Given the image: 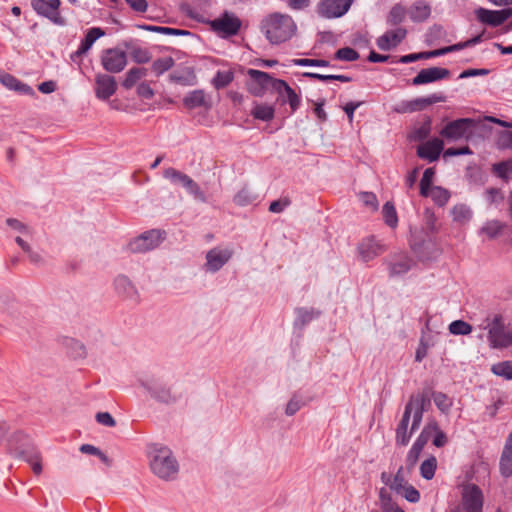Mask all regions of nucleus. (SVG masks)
I'll list each match as a JSON object with an SVG mask.
<instances>
[{"instance_id": "nucleus-1", "label": "nucleus", "mask_w": 512, "mask_h": 512, "mask_svg": "<svg viewBox=\"0 0 512 512\" xmlns=\"http://www.w3.org/2000/svg\"><path fill=\"white\" fill-rule=\"evenodd\" d=\"M260 29L269 43L279 45L296 35L297 24L290 15L273 12L262 19Z\"/></svg>"}, {"instance_id": "nucleus-2", "label": "nucleus", "mask_w": 512, "mask_h": 512, "mask_svg": "<svg viewBox=\"0 0 512 512\" xmlns=\"http://www.w3.org/2000/svg\"><path fill=\"white\" fill-rule=\"evenodd\" d=\"M425 396L412 395L405 406L403 416L396 429V444L406 446L412 434L419 429L423 418Z\"/></svg>"}, {"instance_id": "nucleus-3", "label": "nucleus", "mask_w": 512, "mask_h": 512, "mask_svg": "<svg viewBox=\"0 0 512 512\" xmlns=\"http://www.w3.org/2000/svg\"><path fill=\"white\" fill-rule=\"evenodd\" d=\"M478 328L487 332L491 348L502 349L512 346V332L505 329L504 318L501 314H487L478 324Z\"/></svg>"}, {"instance_id": "nucleus-4", "label": "nucleus", "mask_w": 512, "mask_h": 512, "mask_svg": "<svg viewBox=\"0 0 512 512\" xmlns=\"http://www.w3.org/2000/svg\"><path fill=\"white\" fill-rule=\"evenodd\" d=\"M149 465L151 471L163 480H173L176 478L179 466L167 447L152 446L148 452Z\"/></svg>"}, {"instance_id": "nucleus-5", "label": "nucleus", "mask_w": 512, "mask_h": 512, "mask_svg": "<svg viewBox=\"0 0 512 512\" xmlns=\"http://www.w3.org/2000/svg\"><path fill=\"white\" fill-rule=\"evenodd\" d=\"M163 176L172 184L180 185L185 188L187 193H189L195 200L202 203H207L210 201V197L200 188L198 183H196L187 174L175 168L169 167L164 170Z\"/></svg>"}, {"instance_id": "nucleus-6", "label": "nucleus", "mask_w": 512, "mask_h": 512, "mask_svg": "<svg viewBox=\"0 0 512 512\" xmlns=\"http://www.w3.org/2000/svg\"><path fill=\"white\" fill-rule=\"evenodd\" d=\"M460 494V510L462 512H483L484 496L476 484H463Z\"/></svg>"}, {"instance_id": "nucleus-7", "label": "nucleus", "mask_w": 512, "mask_h": 512, "mask_svg": "<svg viewBox=\"0 0 512 512\" xmlns=\"http://www.w3.org/2000/svg\"><path fill=\"white\" fill-rule=\"evenodd\" d=\"M247 74L249 76L247 87L254 96H263L268 90L275 91V82H280L281 80L272 77L266 72L255 69H249Z\"/></svg>"}, {"instance_id": "nucleus-8", "label": "nucleus", "mask_w": 512, "mask_h": 512, "mask_svg": "<svg viewBox=\"0 0 512 512\" xmlns=\"http://www.w3.org/2000/svg\"><path fill=\"white\" fill-rule=\"evenodd\" d=\"M165 233L161 230L152 229L132 239L128 249L134 253H144L159 246L164 239Z\"/></svg>"}, {"instance_id": "nucleus-9", "label": "nucleus", "mask_w": 512, "mask_h": 512, "mask_svg": "<svg viewBox=\"0 0 512 512\" xmlns=\"http://www.w3.org/2000/svg\"><path fill=\"white\" fill-rule=\"evenodd\" d=\"M211 28L222 37L234 36L241 28V20L233 13L224 12L211 22Z\"/></svg>"}, {"instance_id": "nucleus-10", "label": "nucleus", "mask_w": 512, "mask_h": 512, "mask_svg": "<svg viewBox=\"0 0 512 512\" xmlns=\"http://www.w3.org/2000/svg\"><path fill=\"white\" fill-rule=\"evenodd\" d=\"M474 121L470 118H461L449 122L441 131L440 135L448 141H457L470 134V128Z\"/></svg>"}, {"instance_id": "nucleus-11", "label": "nucleus", "mask_w": 512, "mask_h": 512, "mask_svg": "<svg viewBox=\"0 0 512 512\" xmlns=\"http://www.w3.org/2000/svg\"><path fill=\"white\" fill-rule=\"evenodd\" d=\"M233 256V250L229 247H214L206 253L204 268L208 272L219 271Z\"/></svg>"}, {"instance_id": "nucleus-12", "label": "nucleus", "mask_w": 512, "mask_h": 512, "mask_svg": "<svg viewBox=\"0 0 512 512\" xmlns=\"http://www.w3.org/2000/svg\"><path fill=\"white\" fill-rule=\"evenodd\" d=\"M141 385L157 401L170 403L175 399L170 388L159 378L141 380Z\"/></svg>"}, {"instance_id": "nucleus-13", "label": "nucleus", "mask_w": 512, "mask_h": 512, "mask_svg": "<svg viewBox=\"0 0 512 512\" xmlns=\"http://www.w3.org/2000/svg\"><path fill=\"white\" fill-rule=\"evenodd\" d=\"M103 68L111 73L122 71L127 64V55L123 50L112 48L107 49L102 54Z\"/></svg>"}, {"instance_id": "nucleus-14", "label": "nucleus", "mask_w": 512, "mask_h": 512, "mask_svg": "<svg viewBox=\"0 0 512 512\" xmlns=\"http://www.w3.org/2000/svg\"><path fill=\"white\" fill-rule=\"evenodd\" d=\"M352 0H322L317 6V12L324 18H336L345 14Z\"/></svg>"}, {"instance_id": "nucleus-15", "label": "nucleus", "mask_w": 512, "mask_h": 512, "mask_svg": "<svg viewBox=\"0 0 512 512\" xmlns=\"http://www.w3.org/2000/svg\"><path fill=\"white\" fill-rule=\"evenodd\" d=\"M9 453L15 457L22 458L32 468L34 474L40 475L42 472V459L40 453L35 448L22 449L12 443L9 444Z\"/></svg>"}, {"instance_id": "nucleus-16", "label": "nucleus", "mask_w": 512, "mask_h": 512, "mask_svg": "<svg viewBox=\"0 0 512 512\" xmlns=\"http://www.w3.org/2000/svg\"><path fill=\"white\" fill-rule=\"evenodd\" d=\"M9 453L15 457L22 458L32 468L34 474L40 475L42 472V459L40 453L35 448L22 449L12 443L9 444Z\"/></svg>"}, {"instance_id": "nucleus-17", "label": "nucleus", "mask_w": 512, "mask_h": 512, "mask_svg": "<svg viewBox=\"0 0 512 512\" xmlns=\"http://www.w3.org/2000/svg\"><path fill=\"white\" fill-rule=\"evenodd\" d=\"M275 91L278 94L277 100L280 104L288 103L290 106L291 113H294L301 104V96L294 89H292L287 82L280 80L275 82Z\"/></svg>"}, {"instance_id": "nucleus-18", "label": "nucleus", "mask_w": 512, "mask_h": 512, "mask_svg": "<svg viewBox=\"0 0 512 512\" xmlns=\"http://www.w3.org/2000/svg\"><path fill=\"white\" fill-rule=\"evenodd\" d=\"M475 15L477 19L483 24L496 27L503 24L512 15V10L510 8L502 10H488L485 8H478L475 11Z\"/></svg>"}, {"instance_id": "nucleus-19", "label": "nucleus", "mask_w": 512, "mask_h": 512, "mask_svg": "<svg viewBox=\"0 0 512 512\" xmlns=\"http://www.w3.org/2000/svg\"><path fill=\"white\" fill-rule=\"evenodd\" d=\"M407 30L402 27L386 31L377 39V46L380 50L389 51L397 47L406 37Z\"/></svg>"}, {"instance_id": "nucleus-20", "label": "nucleus", "mask_w": 512, "mask_h": 512, "mask_svg": "<svg viewBox=\"0 0 512 512\" xmlns=\"http://www.w3.org/2000/svg\"><path fill=\"white\" fill-rule=\"evenodd\" d=\"M444 148L443 140L439 138H433L426 142H423L417 147V155L429 162L436 161Z\"/></svg>"}, {"instance_id": "nucleus-21", "label": "nucleus", "mask_w": 512, "mask_h": 512, "mask_svg": "<svg viewBox=\"0 0 512 512\" xmlns=\"http://www.w3.org/2000/svg\"><path fill=\"white\" fill-rule=\"evenodd\" d=\"M60 0H33L32 6L34 10L50 20H52L55 23L59 22V7H60Z\"/></svg>"}, {"instance_id": "nucleus-22", "label": "nucleus", "mask_w": 512, "mask_h": 512, "mask_svg": "<svg viewBox=\"0 0 512 512\" xmlns=\"http://www.w3.org/2000/svg\"><path fill=\"white\" fill-rule=\"evenodd\" d=\"M450 71L446 68L430 67L422 69L417 76L412 79L413 85H422L435 82L449 77Z\"/></svg>"}, {"instance_id": "nucleus-23", "label": "nucleus", "mask_w": 512, "mask_h": 512, "mask_svg": "<svg viewBox=\"0 0 512 512\" xmlns=\"http://www.w3.org/2000/svg\"><path fill=\"white\" fill-rule=\"evenodd\" d=\"M358 255L364 262H368L384 252V247L373 237L362 240L358 245Z\"/></svg>"}, {"instance_id": "nucleus-24", "label": "nucleus", "mask_w": 512, "mask_h": 512, "mask_svg": "<svg viewBox=\"0 0 512 512\" xmlns=\"http://www.w3.org/2000/svg\"><path fill=\"white\" fill-rule=\"evenodd\" d=\"M117 89L115 79L107 74L97 75L95 79V93L101 100L109 99Z\"/></svg>"}, {"instance_id": "nucleus-25", "label": "nucleus", "mask_w": 512, "mask_h": 512, "mask_svg": "<svg viewBox=\"0 0 512 512\" xmlns=\"http://www.w3.org/2000/svg\"><path fill=\"white\" fill-rule=\"evenodd\" d=\"M114 286L117 294L123 299L139 302V293L128 277L119 275L114 281Z\"/></svg>"}, {"instance_id": "nucleus-26", "label": "nucleus", "mask_w": 512, "mask_h": 512, "mask_svg": "<svg viewBox=\"0 0 512 512\" xmlns=\"http://www.w3.org/2000/svg\"><path fill=\"white\" fill-rule=\"evenodd\" d=\"M413 265V260L405 253L395 254L388 263L391 276L403 275L407 273Z\"/></svg>"}, {"instance_id": "nucleus-27", "label": "nucleus", "mask_w": 512, "mask_h": 512, "mask_svg": "<svg viewBox=\"0 0 512 512\" xmlns=\"http://www.w3.org/2000/svg\"><path fill=\"white\" fill-rule=\"evenodd\" d=\"M500 472L503 477L512 475V432L510 433L500 458Z\"/></svg>"}, {"instance_id": "nucleus-28", "label": "nucleus", "mask_w": 512, "mask_h": 512, "mask_svg": "<svg viewBox=\"0 0 512 512\" xmlns=\"http://www.w3.org/2000/svg\"><path fill=\"white\" fill-rule=\"evenodd\" d=\"M105 35V31L99 27H92L90 28L84 39L81 41L77 51L75 52V54L72 56H81L85 53H87L90 48L92 47V45L94 44V42Z\"/></svg>"}, {"instance_id": "nucleus-29", "label": "nucleus", "mask_w": 512, "mask_h": 512, "mask_svg": "<svg viewBox=\"0 0 512 512\" xmlns=\"http://www.w3.org/2000/svg\"><path fill=\"white\" fill-rule=\"evenodd\" d=\"M0 82L10 90H15L23 94H32L30 86L20 82L16 77L9 73H0Z\"/></svg>"}, {"instance_id": "nucleus-30", "label": "nucleus", "mask_w": 512, "mask_h": 512, "mask_svg": "<svg viewBox=\"0 0 512 512\" xmlns=\"http://www.w3.org/2000/svg\"><path fill=\"white\" fill-rule=\"evenodd\" d=\"M295 314L294 326L297 328H303L311 321L317 319L320 312L313 308H297L295 310Z\"/></svg>"}, {"instance_id": "nucleus-31", "label": "nucleus", "mask_w": 512, "mask_h": 512, "mask_svg": "<svg viewBox=\"0 0 512 512\" xmlns=\"http://www.w3.org/2000/svg\"><path fill=\"white\" fill-rule=\"evenodd\" d=\"M431 13V9L428 4L419 0L416 1L409 9V16L414 22H422L426 20Z\"/></svg>"}, {"instance_id": "nucleus-32", "label": "nucleus", "mask_w": 512, "mask_h": 512, "mask_svg": "<svg viewBox=\"0 0 512 512\" xmlns=\"http://www.w3.org/2000/svg\"><path fill=\"white\" fill-rule=\"evenodd\" d=\"M183 103L188 109H195L199 107L207 108L209 106L205 94L201 90H195L189 93L184 99Z\"/></svg>"}, {"instance_id": "nucleus-33", "label": "nucleus", "mask_w": 512, "mask_h": 512, "mask_svg": "<svg viewBox=\"0 0 512 512\" xmlns=\"http://www.w3.org/2000/svg\"><path fill=\"white\" fill-rule=\"evenodd\" d=\"M19 446L22 449L34 448L29 443V438L22 431H14L6 436V450L9 453V444Z\"/></svg>"}, {"instance_id": "nucleus-34", "label": "nucleus", "mask_w": 512, "mask_h": 512, "mask_svg": "<svg viewBox=\"0 0 512 512\" xmlns=\"http://www.w3.org/2000/svg\"><path fill=\"white\" fill-rule=\"evenodd\" d=\"M274 113V107L266 103L256 104L251 111V114L255 119H259L262 121L272 120L274 117Z\"/></svg>"}, {"instance_id": "nucleus-35", "label": "nucleus", "mask_w": 512, "mask_h": 512, "mask_svg": "<svg viewBox=\"0 0 512 512\" xmlns=\"http://www.w3.org/2000/svg\"><path fill=\"white\" fill-rule=\"evenodd\" d=\"M451 213L453 220L459 224H466L472 218L471 209L464 204L454 206Z\"/></svg>"}, {"instance_id": "nucleus-36", "label": "nucleus", "mask_w": 512, "mask_h": 512, "mask_svg": "<svg viewBox=\"0 0 512 512\" xmlns=\"http://www.w3.org/2000/svg\"><path fill=\"white\" fill-rule=\"evenodd\" d=\"M443 101H444V97L442 95L432 94L428 97L418 98V99L414 100L413 102H411L409 110L410 111L420 110L428 105L438 103V102H443Z\"/></svg>"}, {"instance_id": "nucleus-37", "label": "nucleus", "mask_w": 512, "mask_h": 512, "mask_svg": "<svg viewBox=\"0 0 512 512\" xmlns=\"http://www.w3.org/2000/svg\"><path fill=\"white\" fill-rule=\"evenodd\" d=\"M407 10L400 4H395L388 13L387 23L391 26L402 23L406 17Z\"/></svg>"}, {"instance_id": "nucleus-38", "label": "nucleus", "mask_w": 512, "mask_h": 512, "mask_svg": "<svg viewBox=\"0 0 512 512\" xmlns=\"http://www.w3.org/2000/svg\"><path fill=\"white\" fill-rule=\"evenodd\" d=\"M491 371L506 380H512V361H502L492 365Z\"/></svg>"}, {"instance_id": "nucleus-39", "label": "nucleus", "mask_w": 512, "mask_h": 512, "mask_svg": "<svg viewBox=\"0 0 512 512\" xmlns=\"http://www.w3.org/2000/svg\"><path fill=\"white\" fill-rule=\"evenodd\" d=\"M382 214L385 223L391 227L395 228L398 224V217L396 213V209L391 202H386L382 207Z\"/></svg>"}, {"instance_id": "nucleus-40", "label": "nucleus", "mask_w": 512, "mask_h": 512, "mask_svg": "<svg viewBox=\"0 0 512 512\" xmlns=\"http://www.w3.org/2000/svg\"><path fill=\"white\" fill-rule=\"evenodd\" d=\"M146 75V69L140 67L131 68L126 74L123 85L126 88L133 87L141 78Z\"/></svg>"}, {"instance_id": "nucleus-41", "label": "nucleus", "mask_w": 512, "mask_h": 512, "mask_svg": "<svg viewBox=\"0 0 512 512\" xmlns=\"http://www.w3.org/2000/svg\"><path fill=\"white\" fill-rule=\"evenodd\" d=\"M436 467L437 460L434 456H431L430 458L422 462L420 466L421 476L426 480L432 479L434 477Z\"/></svg>"}, {"instance_id": "nucleus-42", "label": "nucleus", "mask_w": 512, "mask_h": 512, "mask_svg": "<svg viewBox=\"0 0 512 512\" xmlns=\"http://www.w3.org/2000/svg\"><path fill=\"white\" fill-rule=\"evenodd\" d=\"M257 199L256 195L249 189L243 188L234 196V203L238 206H247Z\"/></svg>"}, {"instance_id": "nucleus-43", "label": "nucleus", "mask_w": 512, "mask_h": 512, "mask_svg": "<svg viewBox=\"0 0 512 512\" xmlns=\"http://www.w3.org/2000/svg\"><path fill=\"white\" fill-rule=\"evenodd\" d=\"M407 473L408 471H405L402 467L397 471L396 475L394 476L393 480L389 483V486L391 489L395 490L397 493L400 492L405 488V486H408L407 482Z\"/></svg>"}, {"instance_id": "nucleus-44", "label": "nucleus", "mask_w": 512, "mask_h": 512, "mask_svg": "<svg viewBox=\"0 0 512 512\" xmlns=\"http://www.w3.org/2000/svg\"><path fill=\"white\" fill-rule=\"evenodd\" d=\"M448 329L453 335H468L473 330L472 326L463 320H455L451 322Z\"/></svg>"}, {"instance_id": "nucleus-45", "label": "nucleus", "mask_w": 512, "mask_h": 512, "mask_svg": "<svg viewBox=\"0 0 512 512\" xmlns=\"http://www.w3.org/2000/svg\"><path fill=\"white\" fill-rule=\"evenodd\" d=\"M504 228V224L497 220L487 221L481 228V232L486 234L489 238H494L499 235Z\"/></svg>"}, {"instance_id": "nucleus-46", "label": "nucleus", "mask_w": 512, "mask_h": 512, "mask_svg": "<svg viewBox=\"0 0 512 512\" xmlns=\"http://www.w3.org/2000/svg\"><path fill=\"white\" fill-rule=\"evenodd\" d=\"M435 175V171L433 168H427L422 176L420 181V193L422 196L427 197L429 194V189H431V184L433 181V177Z\"/></svg>"}, {"instance_id": "nucleus-47", "label": "nucleus", "mask_w": 512, "mask_h": 512, "mask_svg": "<svg viewBox=\"0 0 512 512\" xmlns=\"http://www.w3.org/2000/svg\"><path fill=\"white\" fill-rule=\"evenodd\" d=\"M433 401L436 407L442 412L447 414L452 407V400L444 393L437 392L433 395Z\"/></svg>"}, {"instance_id": "nucleus-48", "label": "nucleus", "mask_w": 512, "mask_h": 512, "mask_svg": "<svg viewBox=\"0 0 512 512\" xmlns=\"http://www.w3.org/2000/svg\"><path fill=\"white\" fill-rule=\"evenodd\" d=\"M233 73L230 71H218L213 78L215 88L222 89L228 86L233 81Z\"/></svg>"}, {"instance_id": "nucleus-49", "label": "nucleus", "mask_w": 512, "mask_h": 512, "mask_svg": "<svg viewBox=\"0 0 512 512\" xmlns=\"http://www.w3.org/2000/svg\"><path fill=\"white\" fill-rule=\"evenodd\" d=\"M428 196H430L435 201L436 204L442 206L447 203L450 195L447 190L435 186L429 189Z\"/></svg>"}, {"instance_id": "nucleus-50", "label": "nucleus", "mask_w": 512, "mask_h": 512, "mask_svg": "<svg viewBox=\"0 0 512 512\" xmlns=\"http://www.w3.org/2000/svg\"><path fill=\"white\" fill-rule=\"evenodd\" d=\"M431 133V121L426 120L412 132L411 139L415 141L425 140Z\"/></svg>"}, {"instance_id": "nucleus-51", "label": "nucleus", "mask_w": 512, "mask_h": 512, "mask_svg": "<svg viewBox=\"0 0 512 512\" xmlns=\"http://www.w3.org/2000/svg\"><path fill=\"white\" fill-rule=\"evenodd\" d=\"M359 201L369 211H376L378 209V201L375 194L371 192H362L359 194Z\"/></svg>"}, {"instance_id": "nucleus-52", "label": "nucleus", "mask_w": 512, "mask_h": 512, "mask_svg": "<svg viewBox=\"0 0 512 512\" xmlns=\"http://www.w3.org/2000/svg\"><path fill=\"white\" fill-rule=\"evenodd\" d=\"M173 60L170 57L157 59L152 64V69L156 74H162L173 66Z\"/></svg>"}, {"instance_id": "nucleus-53", "label": "nucleus", "mask_w": 512, "mask_h": 512, "mask_svg": "<svg viewBox=\"0 0 512 512\" xmlns=\"http://www.w3.org/2000/svg\"><path fill=\"white\" fill-rule=\"evenodd\" d=\"M16 243L21 247V249L28 254V257L31 262L38 263L41 260V257L38 253L31 251L30 246L27 242H25L20 235L15 237Z\"/></svg>"}, {"instance_id": "nucleus-54", "label": "nucleus", "mask_w": 512, "mask_h": 512, "mask_svg": "<svg viewBox=\"0 0 512 512\" xmlns=\"http://www.w3.org/2000/svg\"><path fill=\"white\" fill-rule=\"evenodd\" d=\"M6 223L11 229L20 233L21 235H30L31 234V229L27 225H25L24 223H22L21 221H19L17 219L8 218L6 220Z\"/></svg>"}, {"instance_id": "nucleus-55", "label": "nucleus", "mask_w": 512, "mask_h": 512, "mask_svg": "<svg viewBox=\"0 0 512 512\" xmlns=\"http://www.w3.org/2000/svg\"><path fill=\"white\" fill-rule=\"evenodd\" d=\"M385 493L386 492L383 489L380 491L381 507L383 512H404L400 507L392 503L390 499L386 497Z\"/></svg>"}, {"instance_id": "nucleus-56", "label": "nucleus", "mask_w": 512, "mask_h": 512, "mask_svg": "<svg viewBox=\"0 0 512 512\" xmlns=\"http://www.w3.org/2000/svg\"><path fill=\"white\" fill-rule=\"evenodd\" d=\"M304 404L305 402L298 395H294L286 406V414L294 415Z\"/></svg>"}, {"instance_id": "nucleus-57", "label": "nucleus", "mask_w": 512, "mask_h": 512, "mask_svg": "<svg viewBox=\"0 0 512 512\" xmlns=\"http://www.w3.org/2000/svg\"><path fill=\"white\" fill-rule=\"evenodd\" d=\"M291 201L287 197L280 198L278 200L272 201L269 206V211L272 213H281L283 212L289 205Z\"/></svg>"}, {"instance_id": "nucleus-58", "label": "nucleus", "mask_w": 512, "mask_h": 512, "mask_svg": "<svg viewBox=\"0 0 512 512\" xmlns=\"http://www.w3.org/2000/svg\"><path fill=\"white\" fill-rule=\"evenodd\" d=\"M495 173L501 178H507L512 172V160L500 162L494 165Z\"/></svg>"}, {"instance_id": "nucleus-59", "label": "nucleus", "mask_w": 512, "mask_h": 512, "mask_svg": "<svg viewBox=\"0 0 512 512\" xmlns=\"http://www.w3.org/2000/svg\"><path fill=\"white\" fill-rule=\"evenodd\" d=\"M70 355L74 358H82L86 355V350L84 345L77 340H70Z\"/></svg>"}, {"instance_id": "nucleus-60", "label": "nucleus", "mask_w": 512, "mask_h": 512, "mask_svg": "<svg viewBox=\"0 0 512 512\" xmlns=\"http://www.w3.org/2000/svg\"><path fill=\"white\" fill-rule=\"evenodd\" d=\"M398 494L412 503L418 502L420 498L419 492L411 485L405 486V488L398 492Z\"/></svg>"}, {"instance_id": "nucleus-61", "label": "nucleus", "mask_w": 512, "mask_h": 512, "mask_svg": "<svg viewBox=\"0 0 512 512\" xmlns=\"http://www.w3.org/2000/svg\"><path fill=\"white\" fill-rule=\"evenodd\" d=\"M293 63L298 66H327L328 62L321 59H308V58H299L294 59Z\"/></svg>"}, {"instance_id": "nucleus-62", "label": "nucleus", "mask_w": 512, "mask_h": 512, "mask_svg": "<svg viewBox=\"0 0 512 512\" xmlns=\"http://www.w3.org/2000/svg\"><path fill=\"white\" fill-rule=\"evenodd\" d=\"M96 420L99 424L106 427H114L116 425L114 418L108 412L97 413Z\"/></svg>"}, {"instance_id": "nucleus-63", "label": "nucleus", "mask_w": 512, "mask_h": 512, "mask_svg": "<svg viewBox=\"0 0 512 512\" xmlns=\"http://www.w3.org/2000/svg\"><path fill=\"white\" fill-rule=\"evenodd\" d=\"M433 430H437L436 421L428 422L418 437L427 443L433 434Z\"/></svg>"}, {"instance_id": "nucleus-64", "label": "nucleus", "mask_w": 512, "mask_h": 512, "mask_svg": "<svg viewBox=\"0 0 512 512\" xmlns=\"http://www.w3.org/2000/svg\"><path fill=\"white\" fill-rule=\"evenodd\" d=\"M420 453H421V450H419L413 446L411 447V449L409 450V452L407 454V458H406L408 470L415 466V464L417 463L418 458L420 456Z\"/></svg>"}]
</instances>
